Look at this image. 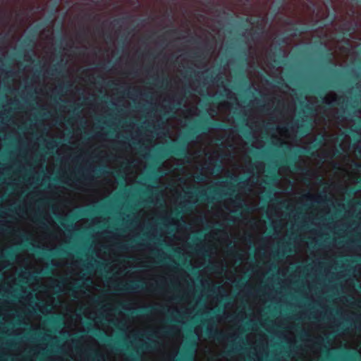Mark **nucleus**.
I'll return each instance as SVG.
<instances>
[{
    "instance_id": "nucleus-1",
    "label": "nucleus",
    "mask_w": 361,
    "mask_h": 361,
    "mask_svg": "<svg viewBox=\"0 0 361 361\" xmlns=\"http://www.w3.org/2000/svg\"><path fill=\"white\" fill-rule=\"evenodd\" d=\"M180 162L171 157L159 167L158 171H169L159 179L160 186L164 187L161 192L164 205L149 210L140 209L133 221L136 226L128 235L119 236L111 233L102 236L94 249L98 257L104 261H111L110 271L115 274L106 283L98 275L97 269L87 267V272L78 260V281L70 284V295L66 296L63 307L69 308L70 313L65 315L63 331L69 335L85 331L82 317L76 313L79 305L85 307L84 316L93 321L106 336H112L114 330L109 324H103L104 319L124 331L128 338L130 336L140 338L147 331L157 332L162 329L165 315L162 310L154 309L148 314H138L129 318L117 306L128 311L152 306L153 298L165 299L162 295H144L143 292L129 291L121 293H109L111 290L127 289L125 275L119 276L125 269L131 267H144L145 264L158 263L166 258V253L154 246L137 244L131 247L124 243L139 235L146 229L149 237L158 235L169 245H180V223L171 218L174 206L180 195Z\"/></svg>"
},
{
    "instance_id": "nucleus-2",
    "label": "nucleus",
    "mask_w": 361,
    "mask_h": 361,
    "mask_svg": "<svg viewBox=\"0 0 361 361\" xmlns=\"http://www.w3.org/2000/svg\"><path fill=\"white\" fill-rule=\"evenodd\" d=\"M73 150L66 144L57 148L56 154L61 156L59 176L62 183L87 193L73 192L63 186L34 190L27 194L16 209L19 219L6 220L7 213L1 212L0 216L4 219L0 220V259L4 257L6 249L21 244L25 236L35 246L54 249L63 231L51 216L50 207L54 215L66 216L73 209L97 203L116 189V179L110 172L102 178L94 176L93 180H86L87 172L81 170L86 157L75 169L74 160L68 162Z\"/></svg>"
},
{
    "instance_id": "nucleus-3",
    "label": "nucleus",
    "mask_w": 361,
    "mask_h": 361,
    "mask_svg": "<svg viewBox=\"0 0 361 361\" xmlns=\"http://www.w3.org/2000/svg\"><path fill=\"white\" fill-rule=\"evenodd\" d=\"M13 264L3 273L0 283V333L8 336H20L25 330H37L41 326L39 312H51L56 305L57 295L59 307L64 306L66 296L70 295V284L78 281V260L73 258H56L51 260L54 267L51 273L61 278L37 277L47 267L42 259H36L33 254L23 251L16 257Z\"/></svg>"
},
{
    "instance_id": "nucleus-4",
    "label": "nucleus",
    "mask_w": 361,
    "mask_h": 361,
    "mask_svg": "<svg viewBox=\"0 0 361 361\" xmlns=\"http://www.w3.org/2000/svg\"><path fill=\"white\" fill-rule=\"evenodd\" d=\"M107 133L98 131L88 139L87 145L92 148L97 144L86 157L81 165V170L87 172L86 180H93L96 169L101 166L111 169H123L126 185H132L137 177L145 169L147 164L137 157V153L131 145L125 141L109 139Z\"/></svg>"
},
{
    "instance_id": "nucleus-5",
    "label": "nucleus",
    "mask_w": 361,
    "mask_h": 361,
    "mask_svg": "<svg viewBox=\"0 0 361 361\" xmlns=\"http://www.w3.org/2000/svg\"><path fill=\"white\" fill-rule=\"evenodd\" d=\"M141 281H153L156 283L158 291L148 295H164L165 299H159L153 298V305H157V301H164L167 302L168 312L178 314L180 313V305L178 302H174L176 299L173 293L169 287V282L180 283L179 278L175 277L173 270L169 266L161 265L152 267L149 269L140 270ZM144 295H146L143 293Z\"/></svg>"
},
{
    "instance_id": "nucleus-6",
    "label": "nucleus",
    "mask_w": 361,
    "mask_h": 361,
    "mask_svg": "<svg viewBox=\"0 0 361 361\" xmlns=\"http://www.w3.org/2000/svg\"><path fill=\"white\" fill-rule=\"evenodd\" d=\"M231 179L233 180V183L231 182H227L228 185H231L226 192H221L220 188L214 185L208 186L205 189L203 186L195 187L190 194V197L194 204H202L204 202H211L213 200H219L224 197L233 196L235 192L234 186L235 184H243V186L247 185L248 181L247 179H244L241 177L235 176H231Z\"/></svg>"
},
{
    "instance_id": "nucleus-7",
    "label": "nucleus",
    "mask_w": 361,
    "mask_h": 361,
    "mask_svg": "<svg viewBox=\"0 0 361 361\" xmlns=\"http://www.w3.org/2000/svg\"><path fill=\"white\" fill-rule=\"evenodd\" d=\"M24 137L27 146L20 149L18 160L23 166H32L37 163L34 169H38L42 166L43 160V156L39 153V144L38 141H32V134L29 131L25 133Z\"/></svg>"
},
{
    "instance_id": "nucleus-8",
    "label": "nucleus",
    "mask_w": 361,
    "mask_h": 361,
    "mask_svg": "<svg viewBox=\"0 0 361 361\" xmlns=\"http://www.w3.org/2000/svg\"><path fill=\"white\" fill-rule=\"evenodd\" d=\"M191 78L193 83L196 85L195 91L198 94L205 97L209 102H218L219 101L220 96L209 95L206 93L207 85L214 82L216 79H218L217 81L221 80V85H223L222 78L219 77V74H216L214 71H209V69L205 71H192Z\"/></svg>"
},
{
    "instance_id": "nucleus-9",
    "label": "nucleus",
    "mask_w": 361,
    "mask_h": 361,
    "mask_svg": "<svg viewBox=\"0 0 361 361\" xmlns=\"http://www.w3.org/2000/svg\"><path fill=\"white\" fill-rule=\"evenodd\" d=\"M201 341H208V342H216V343H221L224 341H230V342H238V343H249L250 341H255V342H262V341H267V342H274V343H292V342H319V343H324V340H182V361L184 360V355H185V348L188 345H197Z\"/></svg>"
},
{
    "instance_id": "nucleus-10",
    "label": "nucleus",
    "mask_w": 361,
    "mask_h": 361,
    "mask_svg": "<svg viewBox=\"0 0 361 361\" xmlns=\"http://www.w3.org/2000/svg\"><path fill=\"white\" fill-rule=\"evenodd\" d=\"M226 125L221 122L211 120L205 118L202 120L195 121L191 126L190 134L192 138L197 139L202 134H205L212 128H221Z\"/></svg>"
},
{
    "instance_id": "nucleus-11",
    "label": "nucleus",
    "mask_w": 361,
    "mask_h": 361,
    "mask_svg": "<svg viewBox=\"0 0 361 361\" xmlns=\"http://www.w3.org/2000/svg\"><path fill=\"white\" fill-rule=\"evenodd\" d=\"M33 179L34 177H29L27 183H15L13 191L9 194L7 199L1 203V207L10 209V207L14 205L18 201L22 194L33 184Z\"/></svg>"
},
{
    "instance_id": "nucleus-12",
    "label": "nucleus",
    "mask_w": 361,
    "mask_h": 361,
    "mask_svg": "<svg viewBox=\"0 0 361 361\" xmlns=\"http://www.w3.org/2000/svg\"><path fill=\"white\" fill-rule=\"evenodd\" d=\"M183 310H182V319H183ZM183 324L184 322L182 320V338H206L205 337H200L198 336H189L183 331ZM207 338H324V336H312L310 335L301 336H295V337H289L286 336H261V337H250V336H212L207 337Z\"/></svg>"
},
{
    "instance_id": "nucleus-13",
    "label": "nucleus",
    "mask_w": 361,
    "mask_h": 361,
    "mask_svg": "<svg viewBox=\"0 0 361 361\" xmlns=\"http://www.w3.org/2000/svg\"><path fill=\"white\" fill-rule=\"evenodd\" d=\"M116 137L117 138H120L121 137L127 139L130 138L133 140H137L138 143L143 145H151L154 138V135L152 132L149 135H147L146 137H143L135 125L130 126V130H121L117 133Z\"/></svg>"
},
{
    "instance_id": "nucleus-14",
    "label": "nucleus",
    "mask_w": 361,
    "mask_h": 361,
    "mask_svg": "<svg viewBox=\"0 0 361 361\" xmlns=\"http://www.w3.org/2000/svg\"><path fill=\"white\" fill-rule=\"evenodd\" d=\"M312 128V124L310 119L307 116L301 118V120L297 119L291 123H288L286 126L283 127L282 130L288 132L293 131L295 128L298 130L299 135L302 137L307 135Z\"/></svg>"
},
{
    "instance_id": "nucleus-15",
    "label": "nucleus",
    "mask_w": 361,
    "mask_h": 361,
    "mask_svg": "<svg viewBox=\"0 0 361 361\" xmlns=\"http://www.w3.org/2000/svg\"><path fill=\"white\" fill-rule=\"evenodd\" d=\"M164 128L171 140H177L180 132V119L176 117L167 118Z\"/></svg>"
},
{
    "instance_id": "nucleus-16",
    "label": "nucleus",
    "mask_w": 361,
    "mask_h": 361,
    "mask_svg": "<svg viewBox=\"0 0 361 361\" xmlns=\"http://www.w3.org/2000/svg\"><path fill=\"white\" fill-rule=\"evenodd\" d=\"M208 43H205L204 46H198L191 50L190 56L197 63V67L204 66L208 52L207 47Z\"/></svg>"
},
{
    "instance_id": "nucleus-17",
    "label": "nucleus",
    "mask_w": 361,
    "mask_h": 361,
    "mask_svg": "<svg viewBox=\"0 0 361 361\" xmlns=\"http://www.w3.org/2000/svg\"><path fill=\"white\" fill-rule=\"evenodd\" d=\"M204 236V233L201 232L198 235H195L192 239L194 243L192 250L198 256L204 255L207 252L204 245L202 243Z\"/></svg>"
},
{
    "instance_id": "nucleus-18",
    "label": "nucleus",
    "mask_w": 361,
    "mask_h": 361,
    "mask_svg": "<svg viewBox=\"0 0 361 361\" xmlns=\"http://www.w3.org/2000/svg\"><path fill=\"white\" fill-rule=\"evenodd\" d=\"M30 116L31 114L29 111H18L13 115L11 122L20 126L25 124L30 118Z\"/></svg>"
},
{
    "instance_id": "nucleus-19",
    "label": "nucleus",
    "mask_w": 361,
    "mask_h": 361,
    "mask_svg": "<svg viewBox=\"0 0 361 361\" xmlns=\"http://www.w3.org/2000/svg\"><path fill=\"white\" fill-rule=\"evenodd\" d=\"M240 20L244 23V24L242 25V27L243 28H245V30H246L248 27L247 24H254L255 23H257V29L252 33V35L253 37H257L260 35V34L263 33L264 27L262 25V24L259 23L258 20L252 21V19L250 18H243V17L240 18Z\"/></svg>"
},
{
    "instance_id": "nucleus-20",
    "label": "nucleus",
    "mask_w": 361,
    "mask_h": 361,
    "mask_svg": "<svg viewBox=\"0 0 361 361\" xmlns=\"http://www.w3.org/2000/svg\"><path fill=\"white\" fill-rule=\"evenodd\" d=\"M324 140V137L322 135L319 138H318L315 140V143L312 146H311L308 148L305 147V148H302L300 149H298V152H299L300 154H307V155L313 156L314 151L315 149H318L319 147H321L323 145Z\"/></svg>"
},
{
    "instance_id": "nucleus-21",
    "label": "nucleus",
    "mask_w": 361,
    "mask_h": 361,
    "mask_svg": "<svg viewBox=\"0 0 361 361\" xmlns=\"http://www.w3.org/2000/svg\"><path fill=\"white\" fill-rule=\"evenodd\" d=\"M234 203L238 209L233 211V213L238 216H241L243 212H249L250 211L248 205L245 204L244 200L238 195H235Z\"/></svg>"
},
{
    "instance_id": "nucleus-22",
    "label": "nucleus",
    "mask_w": 361,
    "mask_h": 361,
    "mask_svg": "<svg viewBox=\"0 0 361 361\" xmlns=\"http://www.w3.org/2000/svg\"><path fill=\"white\" fill-rule=\"evenodd\" d=\"M61 128H50V129L47 133V136L51 138H63L64 137V132L63 129L65 128V124L61 122L60 123Z\"/></svg>"
},
{
    "instance_id": "nucleus-23",
    "label": "nucleus",
    "mask_w": 361,
    "mask_h": 361,
    "mask_svg": "<svg viewBox=\"0 0 361 361\" xmlns=\"http://www.w3.org/2000/svg\"><path fill=\"white\" fill-rule=\"evenodd\" d=\"M101 221V218L99 217H96L94 218L93 220H92V222L90 224L89 222V219H80L79 221H78L74 226H73V229L74 230H79L82 228H88L90 227L91 225H94V224H96L99 222Z\"/></svg>"
},
{
    "instance_id": "nucleus-24",
    "label": "nucleus",
    "mask_w": 361,
    "mask_h": 361,
    "mask_svg": "<svg viewBox=\"0 0 361 361\" xmlns=\"http://www.w3.org/2000/svg\"><path fill=\"white\" fill-rule=\"evenodd\" d=\"M221 312L220 308L216 309V310H212L211 311H205L202 312L200 313H197L195 315V319L197 320H201L202 319H207L209 318H213L216 317Z\"/></svg>"
},
{
    "instance_id": "nucleus-25",
    "label": "nucleus",
    "mask_w": 361,
    "mask_h": 361,
    "mask_svg": "<svg viewBox=\"0 0 361 361\" xmlns=\"http://www.w3.org/2000/svg\"><path fill=\"white\" fill-rule=\"evenodd\" d=\"M124 275L127 281H141L140 270L127 271Z\"/></svg>"
},
{
    "instance_id": "nucleus-26",
    "label": "nucleus",
    "mask_w": 361,
    "mask_h": 361,
    "mask_svg": "<svg viewBox=\"0 0 361 361\" xmlns=\"http://www.w3.org/2000/svg\"><path fill=\"white\" fill-rule=\"evenodd\" d=\"M198 171L194 174V180L197 183H203L206 181L207 176L203 171V168H198Z\"/></svg>"
},
{
    "instance_id": "nucleus-27",
    "label": "nucleus",
    "mask_w": 361,
    "mask_h": 361,
    "mask_svg": "<svg viewBox=\"0 0 361 361\" xmlns=\"http://www.w3.org/2000/svg\"><path fill=\"white\" fill-rule=\"evenodd\" d=\"M82 135L80 130H74L73 135L69 139V143L76 145L82 139Z\"/></svg>"
},
{
    "instance_id": "nucleus-28",
    "label": "nucleus",
    "mask_w": 361,
    "mask_h": 361,
    "mask_svg": "<svg viewBox=\"0 0 361 361\" xmlns=\"http://www.w3.org/2000/svg\"><path fill=\"white\" fill-rule=\"evenodd\" d=\"M55 169V164H54V157H49L48 158L47 165H46V171L48 174L52 175L54 173Z\"/></svg>"
},
{
    "instance_id": "nucleus-29",
    "label": "nucleus",
    "mask_w": 361,
    "mask_h": 361,
    "mask_svg": "<svg viewBox=\"0 0 361 361\" xmlns=\"http://www.w3.org/2000/svg\"><path fill=\"white\" fill-rule=\"evenodd\" d=\"M161 106L165 112H169L173 109V102L171 100L166 101V99H164L161 102Z\"/></svg>"
},
{
    "instance_id": "nucleus-30",
    "label": "nucleus",
    "mask_w": 361,
    "mask_h": 361,
    "mask_svg": "<svg viewBox=\"0 0 361 361\" xmlns=\"http://www.w3.org/2000/svg\"><path fill=\"white\" fill-rule=\"evenodd\" d=\"M181 154H182V176H183V173H184V166H183V164H185L184 159L186 157V149H185V148L184 147L183 137H182V152H181ZM184 183H185V180L182 177V192L184 190H183V187Z\"/></svg>"
},
{
    "instance_id": "nucleus-31",
    "label": "nucleus",
    "mask_w": 361,
    "mask_h": 361,
    "mask_svg": "<svg viewBox=\"0 0 361 361\" xmlns=\"http://www.w3.org/2000/svg\"><path fill=\"white\" fill-rule=\"evenodd\" d=\"M321 53L322 54L323 60L326 62V63L331 64L332 63V57L333 54L329 50L323 51L321 49Z\"/></svg>"
},
{
    "instance_id": "nucleus-32",
    "label": "nucleus",
    "mask_w": 361,
    "mask_h": 361,
    "mask_svg": "<svg viewBox=\"0 0 361 361\" xmlns=\"http://www.w3.org/2000/svg\"><path fill=\"white\" fill-rule=\"evenodd\" d=\"M212 164H214V169H215L216 172H219L221 170V169H222L221 165L220 164L217 163V162H214V163L208 162L206 164V166L204 169L205 170H207V171H210L209 165H212Z\"/></svg>"
},
{
    "instance_id": "nucleus-33",
    "label": "nucleus",
    "mask_w": 361,
    "mask_h": 361,
    "mask_svg": "<svg viewBox=\"0 0 361 361\" xmlns=\"http://www.w3.org/2000/svg\"><path fill=\"white\" fill-rule=\"evenodd\" d=\"M307 27L302 26V27H293V30L295 32L294 34H293V36H296L298 35H301L302 33L307 31Z\"/></svg>"
},
{
    "instance_id": "nucleus-34",
    "label": "nucleus",
    "mask_w": 361,
    "mask_h": 361,
    "mask_svg": "<svg viewBox=\"0 0 361 361\" xmlns=\"http://www.w3.org/2000/svg\"><path fill=\"white\" fill-rule=\"evenodd\" d=\"M296 156L297 154L295 153L294 157H290L288 160H283V162H286V164H288L290 166H295L296 162Z\"/></svg>"
},
{
    "instance_id": "nucleus-35",
    "label": "nucleus",
    "mask_w": 361,
    "mask_h": 361,
    "mask_svg": "<svg viewBox=\"0 0 361 361\" xmlns=\"http://www.w3.org/2000/svg\"><path fill=\"white\" fill-rule=\"evenodd\" d=\"M239 75L241 77V80L240 81V85H246L247 84L248 81H247L246 77L245 76L244 72L240 71L239 73Z\"/></svg>"
},
{
    "instance_id": "nucleus-36",
    "label": "nucleus",
    "mask_w": 361,
    "mask_h": 361,
    "mask_svg": "<svg viewBox=\"0 0 361 361\" xmlns=\"http://www.w3.org/2000/svg\"><path fill=\"white\" fill-rule=\"evenodd\" d=\"M10 266V263L8 260H1L0 261V271L6 269V267Z\"/></svg>"
},
{
    "instance_id": "nucleus-37",
    "label": "nucleus",
    "mask_w": 361,
    "mask_h": 361,
    "mask_svg": "<svg viewBox=\"0 0 361 361\" xmlns=\"http://www.w3.org/2000/svg\"><path fill=\"white\" fill-rule=\"evenodd\" d=\"M304 108L305 109V111L308 114H312V113L314 112V111H315L314 109L312 106H310V104H308L307 103H305L304 104Z\"/></svg>"
},
{
    "instance_id": "nucleus-38",
    "label": "nucleus",
    "mask_w": 361,
    "mask_h": 361,
    "mask_svg": "<svg viewBox=\"0 0 361 361\" xmlns=\"http://www.w3.org/2000/svg\"><path fill=\"white\" fill-rule=\"evenodd\" d=\"M247 285V280L245 279H240L237 281L236 286L244 287Z\"/></svg>"
},
{
    "instance_id": "nucleus-39",
    "label": "nucleus",
    "mask_w": 361,
    "mask_h": 361,
    "mask_svg": "<svg viewBox=\"0 0 361 361\" xmlns=\"http://www.w3.org/2000/svg\"><path fill=\"white\" fill-rule=\"evenodd\" d=\"M342 152H343V148H342L341 145H339V148L336 149L334 151V156L336 157H339V156H341L342 154Z\"/></svg>"
},
{
    "instance_id": "nucleus-40",
    "label": "nucleus",
    "mask_w": 361,
    "mask_h": 361,
    "mask_svg": "<svg viewBox=\"0 0 361 361\" xmlns=\"http://www.w3.org/2000/svg\"><path fill=\"white\" fill-rule=\"evenodd\" d=\"M7 191V188L4 185H0V197H3Z\"/></svg>"
},
{
    "instance_id": "nucleus-41",
    "label": "nucleus",
    "mask_w": 361,
    "mask_h": 361,
    "mask_svg": "<svg viewBox=\"0 0 361 361\" xmlns=\"http://www.w3.org/2000/svg\"><path fill=\"white\" fill-rule=\"evenodd\" d=\"M355 31V26H350L346 29V32L348 35H351Z\"/></svg>"
},
{
    "instance_id": "nucleus-42",
    "label": "nucleus",
    "mask_w": 361,
    "mask_h": 361,
    "mask_svg": "<svg viewBox=\"0 0 361 361\" xmlns=\"http://www.w3.org/2000/svg\"><path fill=\"white\" fill-rule=\"evenodd\" d=\"M277 179L278 176L275 173H271V175L269 176V180L271 183L276 181Z\"/></svg>"
},
{
    "instance_id": "nucleus-43",
    "label": "nucleus",
    "mask_w": 361,
    "mask_h": 361,
    "mask_svg": "<svg viewBox=\"0 0 361 361\" xmlns=\"http://www.w3.org/2000/svg\"><path fill=\"white\" fill-rule=\"evenodd\" d=\"M184 207H185V204H184V202L182 201V215H183ZM185 224L186 223L183 218V216H182V230L183 229V228H185Z\"/></svg>"
},
{
    "instance_id": "nucleus-44",
    "label": "nucleus",
    "mask_w": 361,
    "mask_h": 361,
    "mask_svg": "<svg viewBox=\"0 0 361 361\" xmlns=\"http://www.w3.org/2000/svg\"><path fill=\"white\" fill-rule=\"evenodd\" d=\"M181 13H182V29H183V27H184V22H183L184 20H184V18H185V8H184L183 4H182V11H181ZM183 38V37H182V39Z\"/></svg>"
},
{
    "instance_id": "nucleus-45",
    "label": "nucleus",
    "mask_w": 361,
    "mask_h": 361,
    "mask_svg": "<svg viewBox=\"0 0 361 361\" xmlns=\"http://www.w3.org/2000/svg\"><path fill=\"white\" fill-rule=\"evenodd\" d=\"M343 324L344 326H349V325H352V322H351V320L350 319H345V321L343 322Z\"/></svg>"
},
{
    "instance_id": "nucleus-46",
    "label": "nucleus",
    "mask_w": 361,
    "mask_h": 361,
    "mask_svg": "<svg viewBox=\"0 0 361 361\" xmlns=\"http://www.w3.org/2000/svg\"><path fill=\"white\" fill-rule=\"evenodd\" d=\"M87 126L90 128H92L93 127V122L92 121V119H87Z\"/></svg>"
},
{
    "instance_id": "nucleus-47",
    "label": "nucleus",
    "mask_w": 361,
    "mask_h": 361,
    "mask_svg": "<svg viewBox=\"0 0 361 361\" xmlns=\"http://www.w3.org/2000/svg\"><path fill=\"white\" fill-rule=\"evenodd\" d=\"M323 102L327 104L329 106H332L333 104L331 101L328 100L326 97L323 98Z\"/></svg>"
},
{
    "instance_id": "nucleus-48",
    "label": "nucleus",
    "mask_w": 361,
    "mask_h": 361,
    "mask_svg": "<svg viewBox=\"0 0 361 361\" xmlns=\"http://www.w3.org/2000/svg\"><path fill=\"white\" fill-rule=\"evenodd\" d=\"M274 82L276 83V85H283L284 83H283V80L281 78L279 80H275Z\"/></svg>"
},
{
    "instance_id": "nucleus-49",
    "label": "nucleus",
    "mask_w": 361,
    "mask_h": 361,
    "mask_svg": "<svg viewBox=\"0 0 361 361\" xmlns=\"http://www.w3.org/2000/svg\"><path fill=\"white\" fill-rule=\"evenodd\" d=\"M286 0H281V4L279 6H277V8H276L275 10V13H274V16L276 15V13L279 12L280 8H281V4L285 1Z\"/></svg>"
},
{
    "instance_id": "nucleus-50",
    "label": "nucleus",
    "mask_w": 361,
    "mask_h": 361,
    "mask_svg": "<svg viewBox=\"0 0 361 361\" xmlns=\"http://www.w3.org/2000/svg\"><path fill=\"white\" fill-rule=\"evenodd\" d=\"M55 147V144L54 143H47V149H53L54 147Z\"/></svg>"
},
{
    "instance_id": "nucleus-51",
    "label": "nucleus",
    "mask_w": 361,
    "mask_h": 361,
    "mask_svg": "<svg viewBox=\"0 0 361 361\" xmlns=\"http://www.w3.org/2000/svg\"><path fill=\"white\" fill-rule=\"evenodd\" d=\"M223 13L226 14L229 18H233V15L231 13H226L225 11H223Z\"/></svg>"
},
{
    "instance_id": "nucleus-52",
    "label": "nucleus",
    "mask_w": 361,
    "mask_h": 361,
    "mask_svg": "<svg viewBox=\"0 0 361 361\" xmlns=\"http://www.w3.org/2000/svg\"><path fill=\"white\" fill-rule=\"evenodd\" d=\"M317 43L319 44V47H324L326 46L325 43L324 42H322V40H319L317 42Z\"/></svg>"
},
{
    "instance_id": "nucleus-53",
    "label": "nucleus",
    "mask_w": 361,
    "mask_h": 361,
    "mask_svg": "<svg viewBox=\"0 0 361 361\" xmlns=\"http://www.w3.org/2000/svg\"><path fill=\"white\" fill-rule=\"evenodd\" d=\"M271 61L276 65H279L281 63V61L278 59H271Z\"/></svg>"
},
{
    "instance_id": "nucleus-54",
    "label": "nucleus",
    "mask_w": 361,
    "mask_h": 361,
    "mask_svg": "<svg viewBox=\"0 0 361 361\" xmlns=\"http://www.w3.org/2000/svg\"><path fill=\"white\" fill-rule=\"evenodd\" d=\"M320 200H322L323 202H326L327 201V198H326V195H324V196H320L319 197Z\"/></svg>"
},
{
    "instance_id": "nucleus-55",
    "label": "nucleus",
    "mask_w": 361,
    "mask_h": 361,
    "mask_svg": "<svg viewBox=\"0 0 361 361\" xmlns=\"http://www.w3.org/2000/svg\"><path fill=\"white\" fill-rule=\"evenodd\" d=\"M355 167L357 169H360L361 168V164H359V163H355Z\"/></svg>"
},
{
    "instance_id": "nucleus-56",
    "label": "nucleus",
    "mask_w": 361,
    "mask_h": 361,
    "mask_svg": "<svg viewBox=\"0 0 361 361\" xmlns=\"http://www.w3.org/2000/svg\"><path fill=\"white\" fill-rule=\"evenodd\" d=\"M278 203H279L280 204H283V206L285 205V202L283 201H281V200H279L278 199H276L275 200Z\"/></svg>"
},
{
    "instance_id": "nucleus-57",
    "label": "nucleus",
    "mask_w": 361,
    "mask_h": 361,
    "mask_svg": "<svg viewBox=\"0 0 361 361\" xmlns=\"http://www.w3.org/2000/svg\"><path fill=\"white\" fill-rule=\"evenodd\" d=\"M286 23L287 25H291V24H292V21H291L290 19L286 18Z\"/></svg>"
},
{
    "instance_id": "nucleus-58",
    "label": "nucleus",
    "mask_w": 361,
    "mask_h": 361,
    "mask_svg": "<svg viewBox=\"0 0 361 361\" xmlns=\"http://www.w3.org/2000/svg\"><path fill=\"white\" fill-rule=\"evenodd\" d=\"M243 61L244 62H247V57H246V52H245V51L244 52V57H243Z\"/></svg>"
},
{
    "instance_id": "nucleus-59",
    "label": "nucleus",
    "mask_w": 361,
    "mask_h": 361,
    "mask_svg": "<svg viewBox=\"0 0 361 361\" xmlns=\"http://www.w3.org/2000/svg\"><path fill=\"white\" fill-rule=\"evenodd\" d=\"M277 104H278V106H279V105H283V102H282V100H281V99H278V100H277Z\"/></svg>"
},
{
    "instance_id": "nucleus-60",
    "label": "nucleus",
    "mask_w": 361,
    "mask_h": 361,
    "mask_svg": "<svg viewBox=\"0 0 361 361\" xmlns=\"http://www.w3.org/2000/svg\"><path fill=\"white\" fill-rule=\"evenodd\" d=\"M285 254H286L285 250H283L282 252H279V255H280V256H281V257H284Z\"/></svg>"
},
{
    "instance_id": "nucleus-61",
    "label": "nucleus",
    "mask_w": 361,
    "mask_h": 361,
    "mask_svg": "<svg viewBox=\"0 0 361 361\" xmlns=\"http://www.w3.org/2000/svg\"><path fill=\"white\" fill-rule=\"evenodd\" d=\"M224 300L225 302H227L229 301V298L227 295H225L224 298Z\"/></svg>"
},
{
    "instance_id": "nucleus-62",
    "label": "nucleus",
    "mask_w": 361,
    "mask_h": 361,
    "mask_svg": "<svg viewBox=\"0 0 361 361\" xmlns=\"http://www.w3.org/2000/svg\"><path fill=\"white\" fill-rule=\"evenodd\" d=\"M244 325H245V326H249L250 325V321H248V320H247V321H245V322H244Z\"/></svg>"
},
{
    "instance_id": "nucleus-63",
    "label": "nucleus",
    "mask_w": 361,
    "mask_h": 361,
    "mask_svg": "<svg viewBox=\"0 0 361 361\" xmlns=\"http://www.w3.org/2000/svg\"><path fill=\"white\" fill-rule=\"evenodd\" d=\"M285 42H286V39H285L284 37L281 38V39H280V43H279V44L285 43Z\"/></svg>"
},
{
    "instance_id": "nucleus-64",
    "label": "nucleus",
    "mask_w": 361,
    "mask_h": 361,
    "mask_svg": "<svg viewBox=\"0 0 361 361\" xmlns=\"http://www.w3.org/2000/svg\"><path fill=\"white\" fill-rule=\"evenodd\" d=\"M204 219H205V216H202L199 219V221H200V222H202Z\"/></svg>"
}]
</instances>
